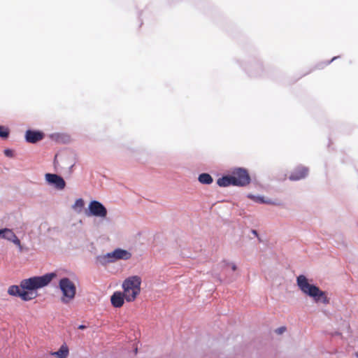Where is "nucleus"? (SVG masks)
Returning <instances> with one entry per match:
<instances>
[{
    "mask_svg": "<svg viewBox=\"0 0 358 358\" xmlns=\"http://www.w3.org/2000/svg\"><path fill=\"white\" fill-rule=\"evenodd\" d=\"M55 273H46L42 276H34L22 280L20 285H11L8 288V294L13 296L20 297L22 301H27L36 297L31 291L36 290L48 285L55 277Z\"/></svg>",
    "mask_w": 358,
    "mask_h": 358,
    "instance_id": "obj_1",
    "label": "nucleus"
},
{
    "mask_svg": "<svg viewBox=\"0 0 358 358\" xmlns=\"http://www.w3.org/2000/svg\"><path fill=\"white\" fill-rule=\"evenodd\" d=\"M296 281L299 289L305 294L313 298L316 303L322 302L324 304L329 303L325 292L320 290L317 286L310 284L305 275H300L297 277Z\"/></svg>",
    "mask_w": 358,
    "mask_h": 358,
    "instance_id": "obj_2",
    "label": "nucleus"
},
{
    "mask_svg": "<svg viewBox=\"0 0 358 358\" xmlns=\"http://www.w3.org/2000/svg\"><path fill=\"white\" fill-rule=\"evenodd\" d=\"M141 279L134 275L125 279L122 283L123 293L128 302L134 301L141 292Z\"/></svg>",
    "mask_w": 358,
    "mask_h": 358,
    "instance_id": "obj_3",
    "label": "nucleus"
},
{
    "mask_svg": "<svg viewBox=\"0 0 358 358\" xmlns=\"http://www.w3.org/2000/svg\"><path fill=\"white\" fill-rule=\"evenodd\" d=\"M58 286L62 292L60 300L63 303L68 304L75 299L76 286L69 278L60 279Z\"/></svg>",
    "mask_w": 358,
    "mask_h": 358,
    "instance_id": "obj_4",
    "label": "nucleus"
},
{
    "mask_svg": "<svg viewBox=\"0 0 358 358\" xmlns=\"http://www.w3.org/2000/svg\"><path fill=\"white\" fill-rule=\"evenodd\" d=\"M234 186L245 187L250 184V177L247 170L241 168L234 169L231 172Z\"/></svg>",
    "mask_w": 358,
    "mask_h": 358,
    "instance_id": "obj_5",
    "label": "nucleus"
},
{
    "mask_svg": "<svg viewBox=\"0 0 358 358\" xmlns=\"http://www.w3.org/2000/svg\"><path fill=\"white\" fill-rule=\"evenodd\" d=\"M89 213H87V215H93L99 217H106L107 215V210L104 207V206L97 201H92L90 203L89 206Z\"/></svg>",
    "mask_w": 358,
    "mask_h": 358,
    "instance_id": "obj_6",
    "label": "nucleus"
},
{
    "mask_svg": "<svg viewBox=\"0 0 358 358\" xmlns=\"http://www.w3.org/2000/svg\"><path fill=\"white\" fill-rule=\"evenodd\" d=\"M131 257V254L129 251L121 248L115 249L114 251L107 253L104 257L105 259H107L108 262H114L120 259L127 260Z\"/></svg>",
    "mask_w": 358,
    "mask_h": 358,
    "instance_id": "obj_7",
    "label": "nucleus"
},
{
    "mask_svg": "<svg viewBox=\"0 0 358 358\" xmlns=\"http://www.w3.org/2000/svg\"><path fill=\"white\" fill-rule=\"evenodd\" d=\"M45 179L50 185H53L59 189H63L65 187L64 180L59 176L52 173L45 174Z\"/></svg>",
    "mask_w": 358,
    "mask_h": 358,
    "instance_id": "obj_8",
    "label": "nucleus"
},
{
    "mask_svg": "<svg viewBox=\"0 0 358 358\" xmlns=\"http://www.w3.org/2000/svg\"><path fill=\"white\" fill-rule=\"evenodd\" d=\"M44 134L39 131L27 130L25 134L26 141L29 143H35L44 138Z\"/></svg>",
    "mask_w": 358,
    "mask_h": 358,
    "instance_id": "obj_9",
    "label": "nucleus"
},
{
    "mask_svg": "<svg viewBox=\"0 0 358 358\" xmlns=\"http://www.w3.org/2000/svg\"><path fill=\"white\" fill-rule=\"evenodd\" d=\"M4 233V236H2V238L13 242L19 248L20 250L22 251V247L21 245V242L20 239L17 237V236L14 234V232L10 229L5 228Z\"/></svg>",
    "mask_w": 358,
    "mask_h": 358,
    "instance_id": "obj_10",
    "label": "nucleus"
},
{
    "mask_svg": "<svg viewBox=\"0 0 358 358\" xmlns=\"http://www.w3.org/2000/svg\"><path fill=\"white\" fill-rule=\"evenodd\" d=\"M124 293L115 292L110 297V302L115 308H120L124 304Z\"/></svg>",
    "mask_w": 358,
    "mask_h": 358,
    "instance_id": "obj_11",
    "label": "nucleus"
},
{
    "mask_svg": "<svg viewBox=\"0 0 358 358\" xmlns=\"http://www.w3.org/2000/svg\"><path fill=\"white\" fill-rule=\"evenodd\" d=\"M308 174V169L306 167H299L293 172L289 178L292 180H298L305 178Z\"/></svg>",
    "mask_w": 358,
    "mask_h": 358,
    "instance_id": "obj_12",
    "label": "nucleus"
},
{
    "mask_svg": "<svg viewBox=\"0 0 358 358\" xmlns=\"http://www.w3.org/2000/svg\"><path fill=\"white\" fill-rule=\"evenodd\" d=\"M217 184L220 187H228L233 185L234 186V180L231 174L228 176H222L220 178L217 180Z\"/></svg>",
    "mask_w": 358,
    "mask_h": 358,
    "instance_id": "obj_13",
    "label": "nucleus"
},
{
    "mask_svg": "<svg viewBox=\"0 0 358 358\" xmlns=\"http://www.w3.org/2000/svg\"><path fill=\"white\" fill-rule=\"evenodd\" d=\"M58 358H66L69 355V348L66 345H62L59 350L53 353Z\"/></svg>",
    "mask_w": 358,
    "mask_h": 358,
    "instance_id": "obj_14",
    "label": "nucleus"
},
{
    "mask_svg": "<svg viewBox=\"0 0 358 358\" xmlns=\"http://www.w3.org/2000/svg\"><path fill=\"white\" fill-rule=\"evenodd\" d=\"M199 181L202 184L209 185L213 181V178L208 173H201L199 176Z\"/></svg>",
    "mask_w": 358,
    "mask_h": 358,
    "instance_id": "obj_15",
    "label": "nucleus"
},
{
    "mask_svg": "<svg viewBox=\"0 0 358 358\" xmlns=\"http://www.w3.org/2000/svg\"><path fill=\"white\" fill-rule=\"evenodd\" d=\"M55 139L59 143H68L71 141V136L66 134H58L56 135Z\"/></svg>",
    "mask_w": 358,
    "mask_h": 358,
    "instance_id": "obj_16",
    "label": "nucleus"
},
{
    "mask_svg": "<svg viewBox=\"0 0 358 358\" xmlns=\"http://www.w3.org/2000/svg\"><path fill=\"white\" fill-rule=\"evenodd\" d=\"M85 203L83 199H78L74 205L73 206V208L75 210H78V212H80L83 208L84 207Z\"/></svg>",
    "mask_w": 358,
    "mask_h": 358,
    "instance_id": "obj_17",
    "label": "nucleus"
},
{
    "mask_svg": "<svg viewBox=\"0 0 358 358\" xmlns=\"http://www.w3.org/2000/svg\"><path fill=\"white\" fill-rule=\"evenodd\" d=\"M9 134V130L4 127L0 126V137L3 138H6L8 136Z\"/></svg>",
    "mask_w": 358,
    "mask_h": 358,
    "instance_id": "obj_18",
    "label": "nucleus"
},
{
    "mask_svg": "<svg viewBox=\"0 0 358 358\" xmlns=\"http://www.w3.org/2000/svg\"><path fill=\"white\" fill-rule=\"evenodd\" d=\"M248 197L250 198L252 200H253L256 202L260 203H268V201H265L264 199L262 196H255L253 195H249Z\"/></svg>",
    "mask_w": 358,
    "mask_h": 358,
    "instance_id": "obj_19",
    "label": "nucleus"
},
{
    "mask_svg": "<svg viewBox=\"0 0 358 358\" xmlns=\"http://www.w3.org/2000/svg\"><path fill=\"white\" fill-rule=\"evenodd\" d=\"M286 331L285 327H280L275 330V333L278 334H282Z\"/></svg>",
    "mask_w": 358,
    "mask_h": 358,
    "instance_id": "obj_20",
    "label": "nucleus"
},
{
    "mask_svg": "<svg viewBox=\"0 0 358 358\" xmlns=\"http://www.w3.org/2000/svg\"><path fill=\"white\" fill-rule=\"evenodd\" d=\"M4 154H5L6 156H8V157L11 156V155H13V154H12V150H8V149L5 150H4Z\"/></svg>",
    "mask_w": 358,
    "mask_h": 358,
    "instance_id": "obj_21",
    "label": "nucleus"
},
{
    "mask_svg": "<svg viewBox=\"0 0 358 358\" xmlns=\"http://www.w3.org/2000/svg\"><path fill=\"white\" fill-rule=\"evenodd\" d=\"M229 265H230L231 269L235 271L237 268L236 266L234 264H229Z\"/></svg>",
    "mask_w": 358,
    "mask_h": 358,
    "instance_id": "obj_22",
    "label": "nucleus"
},
{
    "mask_svg": "<svg viewBox=\"0 0 358 358\" xmlns=\"http://www.w3.org/2000/svg\"><path fill=\"white\" fill-rule=\"evenodd\" d=\"M54 164L55 166H60L59 162L57 159V158H55Z\"/></svg>",
    "mask_w": 358,
    "mask_h": 358,
    "instance_id": "obj_23",
    "label": "nucleus"
},
{
    "mask_svg": "<svg viewBox=\"0 0 358 358\" xmlns=\"http://www.w3.org/2000/svg\"><path fill=\"white\" fill-rule=\"evenodd\" d=\"M5 229H0V236L2 238V236H4Z\"/></svg>",
    "mask_w": 358,
    "mask_h": 358,
    "instance_id": "obj_24",
    "label": "nucleus"
},
{
    "mask_svg": "<svg viewBox=\"0 0 358 358\" xmlns=\"http://www.w3.org/2000/svg\"><path fill=\"white\" fill-rule=\"evenodd\" d=\"M85 328H86V327L85 325H83V324L80 325L79 327H78V329H84Z\"/></svg>",
    "mask_w": 358,
    "mask_h": 358,
    "instance_id": "obj_25",
    "label": "nucleus"
},
{
    "mask_svg": "<svg viewBox=\"0 0 358 358\" xmlns=\"http://www.w3.org/2000/svg\"><path fill=\"white\" fill-rule=\"evenodd\" d=\"M252 234L257 236V232L256 230H252Z\"/></svg>",
    "mask_w": 358,
    "mask_h": 358,
    "instance_id": "obj_26",
    "label": "nucleus"
},
{
    "mask_svg": "<svg viewBox=\"0 0 358 358\" xmlns=\"http://www.w3.org/2000/svg\"><path fill=\"white\" fill-rule=\"evenodd\" d=\"M357 356L358 357V354H357Z\"/></svg>",
    "mask_w": 358,
    "mask_h": 358,
    "instance_id": "obj_27",
    "label": "nucleus"
}]
</instances>
